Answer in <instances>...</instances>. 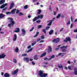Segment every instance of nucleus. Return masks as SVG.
I'll list each match as a JSON object with an SVG mask.
<instances>
[{"label": "nucleus", "mask_w": 77, "mask_h": 77, "mask_svg": "<svg viewBox=\"0 0 77 77\" xmlns=\"http://www.w3.org/2000/svg\"><path fill=\"white\" fill-rule=\"evenodd\" d=\"M50 52H52V48H51V46H49L48 50V53Z\"/></svg>", "instance_id": "nucleus-7"}, {"label": "nucleus", "mask_w": 77, "mask_h": 77, "mask_svg": "<svg viewBox=\"0 0 77 77\" xmlns=\"http://www.w3.org/2000/svg\"><path fill=\"white\" fill-rule=\"evenodd\" d=\"M38 14L39 15V14H40L41 13V10H38Z\"/></svg>", "instance_id": "nucleus-35"}, {"label": "nucleus", "mask_w": 77, "mask_h": 77, "mask_svg": "<svg viewBox=\"0 0 77 77\" xmlns=\"http://www.w3.org/2000/svg\"><path fill=\"white\" fill-rule=\"evenodd\" d=\"M44 42V40H42L40 42L41 43V42Z\"/></svg>", "instance_id": "nucleus-58"}, {"label": "nucleus", "mask_w": 77, "mask_h": 77, "mask_svg": "<svg viewBox=\"0 0 77 77\" xmlns=\"http://www.w3.org/2000/svg\"><path fill=\"white\" fill-rule=\"evenodd\" d=\"M7 9V7H5L2 10L3 11H6V9Z\"/></svg>", "instance_id": "nucleus-47"}, {"label": "nucleus", "mask_w": 77, "mask_h": 77, "mask_svg": "<svg viewBox=\"0 0 77 77\" xmlns=\"http://www.w3.org/2000/svg\"><path fill=\"white\" fill-rule=\"evenodd\" d=\"M13 62H14V63H17V62L16 59H13Z\"/></svg>", "instance_id": "nucleus-39"}, {"label": "nucleus", "mask_w": 77, "mask_h": 77, "mask_svg": "<svg viewBox=\"0 0 77 77\" xmlns=\"http://www.w3.org/2000/svg\"><path fill=\"white\" fill-rule=\"evenodd\" d=\"M41 40V38H38L37 39V42H38L39 41Z\"/></svg>", "instance_id": "nucleus-48"}, {"label": "nucleus", "mask_w": 77, "mask_h": 77, "mask_svg": "<svg viewBox=\"0 0 77 77\" xmlns=\"http://www.w3.org/2000/svg\"><path fill=\"white\" fill-rule=\"evenodd\" d=\"M73 26V25H72V24H71V26H70V28L72 29V27Z\"/></svg>", "instance_id": "nucleus-57"}, {"label": "nucleus", "mask_w": 77, "mask_h": 77, "mask_svg": "<svg viewBox=\"0 0 77 77\" xmlns=\"http://www.w3.org/2000/svg\"><path fill=\"white\" fill-rule=\"evenodd\" d=\"M19 51V49L18 48L16 47L14 51H15V52H16V53H18V52Z\"/></svg>", "instance_id": "nucleus-25"}, {"label": "nucleus", "mask_w": 77, "mask_h": 77, "mask_svg": "<svg viewBox=\"0 0 77 77\" xmlns=\"http://www.w3.org/2000/svg\"><path fill=\"white\" fill-rule=\"evenodd\" d=\"M34 60H38V55H35L34 57Z\"/></svg>", "instance_id": "nucleus-19"}, {"label": "nucleus", "mask_w": 77, "mask_h": 77, "mask_svg": "<svg viewBox=\"0 0 77 77\" xmlns=\"http://www.w3.org/2000/svg\"><path fill=\"white\" fill-rule=\"evenodd\" d=\"M4 32H0V33H1V34H3V33H4Z\"/></svg>", "instance_id": "nucleus-60"}, {"label": "nucleus", "mask_w": 77, "mask_h": 77, "mask_svg": "<svg viewBox=\"0 0 77 77\" xmlns=\"http://www.w3.org/2000/svg\"><path fill=\"white\" fill-rule=\"evenodd\" d=\"M44 60H51V59H48L47 57H45L44 58Z\"/></svg>", "instance_id": "nucleus-29"}, {"label": "nucleus", "mask_w": 77, "mask_h": 77, "mask_svg": "<svg viewBox=\"0 0 77 77\" xmlns=\"http://www.w3.org/2000/svg\"><path fill=\"white\" fill-rule=\"evenodd\" d=\"M38 29H40V28H41L42 27V25H38Z\"/></svg>", "instance_id": "nucleus-41"}, {"label": "nucleus", "mask_w": 77, "mask_h": 77, "mask_svg": "<svg viewBox=\"0 0 77 77\" xmlns=\"http://www.w3.org/2000/svg\"><path fill=\"white\" fill-rule=\"evenodd\" d=\"M16 10L17 9L16 8H14L11 11V14H15V12L16 11Z\"/></svg>", "instance_id": "nucleus-12"}, {"label": "nucleus", "mask_w": 77, "mask_h": 77, "mask_svg": "<svg viewBox=\"0 0 77 77\" xmlns=\"http://www.w3.org/2000/svg\"><path fill=\"white\" fill-rule=\"evenodd\" d=\"M43 17L44 15H38V17H35L33 20V21H36L37 20L41 18V19H42L43 18Z\"/></svg>", "instance_id": "nucleus-3"}, {"label": "nucleus", "mask_w": 77, "mask_h": 77, "mask_svg": "<svg viewBox=\"0 0 77 77\" xmlns=\"http://www.w3.org/2000/svg\"><path fill=\"white\" fill-rule=\"evenodd\" d=\"M5 2V0H1L0 1V5H2L4 4Z\"/></svg>", "instance_id": "nucleus-18"}, {"label": "nucleus", "mask_w": 77, "mask_h": 77, "mask_svg": "<svg viewBox=\"0 0 77 77\" xmlns=\"http://www.w3.org/2000/svg\"><path fill=\"white\" fill-rule=\"evenodd\" d=\"M21 30L22 32L23 36H24L26 34V31L24 29H22Z\"/></svg>", "instance_id": "nucleus-13"}, {"label": "nucleus", "mask_w": 77, "mask_h": 77, "mask_svg": "<svg viewBox=\"0 0 77 77\" xmlns=\"http://www.w3.org/2000/svg\"><path fill=\"white\" fill-rule=\"evenodd\" d=\"M74 71L75 75H77V69L76 68H75Z\"/></svg>", "instance_id": "nucleus-22"}, {"label": "nucleus", "mask_w": 77, "mask_h": 77, "mask_svg": "<svg viewBox=\"0 0 77 77\" xmlns=\"http://www.w3.org/2000/svg\"><path fill=\"white\" fill-rule=\"evenodd\" d=\"M4 74V73H3V72H1L2 75H3Z\"/></svg>", "instance_id": "nucleus-61"}, {"label": "nucleus", "mask_w": 77, "mask_h": 77, "mask_svg": "<svg viewBox=\"0 0 77 77\" xmlns=\"http://www.w3.org/2000/svg\"><path fill=\"white\" fill-rule=\"evenodd\" d=\"M41 38L42 39H44L45 38V37L44 36V35H42L41 36Z\"/></svg>", "instance_id": "nucleus-34"}, {"label": "nucleus", "mask_w": 77, "mask_h": 77, "mask_svg": "<svg viewBox=\"0 0 77 77\" xmlns=\"http://www.w3.org/2000/svg\"><path fill=\"white\" fill-rule=\"evenodd\" d=\"M14 3H12L11 4L9 8V9H11L13 7H14Z\"/></svg>", "instance_id": "nucleus-20"}, {"label": "nucleus", "mask_w": 77, "mask_h": 77, "mask_svg": "<svg viewBox=\"0 0 77 77\" xmlns=\"http://www.w3.org/2000/svg\"><path fill=\"white\" fill-rule=\"evenodd\" d=\"M65 69H66V70H68V68H67V67L65 66L64 68Z\"/></svg>", "instance_id": "nucleus-53"}, {"label": "nucleus", "mask_w": 77, "mask_h": 77, "mask_svg": "<svg viewBox=\"0 0 77 77\" xmlns=\"http://www.w3.org/2000/svg\"><path fill=\"white\" fill-rule=\"evenodd\" d=\"M67 63L69 64H70L71 63V62L69 61H68Z\"/></svg>", "instance_id": "nucleus-56"}, {"label": "nucleus", "mask_w": 77, "mask_h": 77, "mask_svg": "<svg viewBox=\"0 0 77 77\" xmlns=\"http://www.w3.org/2000/svg\"><path fill=\"white\" fill-rule=\"evenodd\" d=\"M32 63L33 65H34L35 64V62H34V61H32Z\"/></svg>", "instance_id": "nucleus-51"}, {"label": "nucleus", "mask_w": 77, "mask_h": 77, "mask_svg": "<svg viewBox=\"0 0 77 77\" xmlns=\"http://www.w3.org/2000/svg\"><path fill=\"white\" fill-rule=\"evenodd\" d=\"M27 56V54L26 53L23 54H22V57Z\"/></svg>", "instance_id": "nucleus-26"}, {"label": "nucleus", "mask_w": 77, "mask_h": 77, "mask_svg": "<svg viewBox=\"0 0 77 77\" xmlns=\"http://www.w3.org/2000/svg\"><path fill=\"white\" fill-rule=\"evenodd\" d=\"M58 66L59 68H63L62 65L60 66L59 65H58Z\"/></svg>", "instance_id": "nucleus-33"}, {"label": "nucleus", "mask_w": 77, "mask_h": 77, "mask_svg": "<svg viewBox=\"0 0 77 77\" xmlns=\"http://www.w3.org/2000/svg\"><path fill=\"white\" fill-rule=\"evenodd\" d=\"M68 68L69 69V70H71V67L70 66H68Z\"/></svg>", "instance_id": "nucleus-46"}, {"label": "nucleus", "mask_w": 77, "mask_h": 77, "mask_svg": "<svg viewBox=\"0 0 77 77\" xmlns=\"http://www.w3.org/2000/svg\"><path fill=\"white\" fill-rule=\"evenodd\" d=\"M71 39L69 37H66V39L64 40L63 41L64 42L67 43V42H68V41H71Z\"/></svg>", "instance_id": "nucleus-5"}, {"label": "nucleus", "mask_w": 77, "mask_h": 77, "mask_svg": "<svg viewBox=\"0 0 77 77\" xmlns=\"http://www.w3.org/2000/svg\"><path fill=\"white\" fill-rule=\"evenodd\" d=\"M6 15H9L10 14H11V12H7L6 13Z\"/></svg>", "instance_id": "nucleus-36"}, {"label": "nucleus", "mask_w": 77, "mask_h": 77, "mask_svg": "<svg viewBox=\"0 0 77 77\" xmlns=\"http://www.w3.org/2000/svg\"><path fill=\"white\" fill-rule=\"evenodd\" d=\"M16 30H14V32H16V33H19L20 32V29L18 28H16Z\"/></svg>", "instance_id": "nucleus-15"}, {"label": "nucleus", "mask_w": 77, "mask_h": 77, "mask_svg": "<svg viewBox=\"0 0 77 77\" xmlns=\"http://www.w3.org/2000/svg\"><path fill=\"white\" fill-rule=\"evenodd\" d=\"M24 60H26V62H28L29 61V59L28 57H24L23 58Z\"/></svg>", "instance_id": "nucleus-23"}, {"label": "nucleus", "mask_w": 77, "mask_h": 77, "mask_svg": "<svg viewBox=\"0 0 77 77\" xmlns=\"http://www.w3.org/2000/svg\"><path fill=\"white\" fill-rule=\"evenodd\" d=\"M55 57V56H54V55H53L51 57V58L49 59H51H51H53V58H54Z\"/></svg>", "instance_id": "nucleus-37"}, {"label": "nucleus", "mask_w": 77, "mask_h": 77, "mask_svg": "<svg viewBox=\"0 0 77 77\" xmlns=\"http://www.w3.org/2000/svg\"><path fill=\"white\" fill-rule=\"evenodd\" d=\"M38 75L40 77H46L48 75V74L46 73H43L44 71L40 70L38 72Z\"/></svg>", "instance_id": "nucleus-1"}, {"label": "nucleus", "mask_w": 77, "mask_h": 77, "mask_svg": "<svg viewBox=\"0 0 77 77\" xmlns=\"http://www.w3.org/2000/svg\"><path fill=\"white\" fill-rule=\"evenodd\" d=\"M64 16H65V15L64 14H62L61 15V18H64Z\"/></svg>", "instance_id": "nucleus-45"}, {"label": "nucleus", "mask_w": 77, "mask_h": 77, "mask_svg": "<svg viewBox=\"0 0 77 77\" xmlns=\"http://www.w3.org/2000/svg\"><path fill=\"white\" fill-rule=\"evenodd\" d=\"M46 54H47L46 52H44L42 54H41V55L40 56V57H43L44 56H45V55H46Z\"/></svg>", "instance_id": "nucleus-16"}, {"label": "nucleus", "mask_w": 77, "mask_h": 77, "mask_svg": "<svg viewBox=\"0 0 77 77\" xmlns=\"http://www.w3.org/2000/svg\"><path fill=\"white\" fill-rule=\"evenodd\" d=\"M6 55L5 54V53H3L2 54L0 55V59H4L5 57H6Z\"/></svg>", "instance_id": "nucleus-6"}, {"label": "nucleus", "mask_w": 77, "mask_h": 77, "mask_svg": "<svg viewBox=\"0 0 77 77\" xmlns=\"http://www.w3.org/2000/svg\"><path fill=\"white\" fill-rule=\"evenodd\" d=\"M63 28H61V29L60 30V31L61 32L62 31H63Z\"/></svg>", "instance_id": "nucleus-54"}, {"label": "nucleus", "mask_w": 77, "mask_h": 77, "mask_svg": "<svg viewBox=\"0 0 77 77\" xmlns=\"http://www.w3.org/2000/svg\"><path fill=\"white\" fill-rule=\"evenodd\" d=\"M5 17V15L2 13L0 14V19H1V18H4Z\"/></svg>", "instance_id": "nucleus-14"}, {"label": "nucleus", "mask_w": 77, "mask_h": 77, "mask_svg": "<svg viewBox=\"0 0 77 77\" xmlns=\"http://www.w3.org/2000/svg\"><path fill=\"white\" fill-rule=\"evenodd\" d=\"M4 75L5 77H10V75H9V74H8L7 73H5L4 74Z\"/></svg>", "instance_id": "nucleus-17"}, {"label": "nucleus", "mask_w": 77, "mask_h": 77, "mask_svg": "<svg viewBox=\"0 0 77 77\" xmlns=\"http://www.w3.org/2000/svg\"><path fill=\"white\" fill-rule=\"evenodd\" d=\"M54 32V31L53 30H51L49 32V35H51L53 33V32Z\"/></svg>", "instance_id": "nucleus-21"}, {"label": "nucleus", "mask_w": 77, "mask_h": 77, "mask_svg": "<svg viewBox=\"0 0 77 77\" xmlns=\"http://www.w3.org/2000/svg\"><path fill=\"white\" fill-rule=\"evenodd\" d=\"M60 41V39L59 38H57L56 39H55L54 40H52V42H55L56 43H58Z\"/></svg>", "instance_id": "nucleus-9"}, {"label": "nucleus", "mask_w": 77, "mask_h": 77, "mask_svg": "<svg viewBox=\"0 0 77 77\" xmlns=\"http://www.w3.org/2000/svg\"><path fill=\"white\" fill-rule=\"evenodd\" d=\"M34 28H35L34 27H32V28L29 30V31L32 32V31H33V29H34Z\"/></svg>", "instance_id": "nucleus-38"}, {"label": "nucleus", "mask_w": 77, "mask_h": 77, "mask_svg": "<svg viewBox=\"0 0 77 77\" xmlns=\"http://www.w3.org/2000/svg\"><path fill=\"white\" fill-rule=\"evenodd\" d=\"M49 29H50V26H48L46 27V30H48Z\"/></svg>", "instance_id": "nucleus-42"}, {"label": "nucleus", "mask_w": 77, "mask_h": 77, "mask_svg": "<svg viewBox=\"0 0 77 77\" xmlns=\"http://www.w3.org/2000/svg\"><path fill=\"white\" fill-rule=\"evenodd\" d=\"M18 69H17L14 71H13L12 72V74L13 75H14V74H16L17 73H18Z\"/></svg>", "instance_id": "nucleus-8"}, {"label": "nucleus", "mask_w": 77, "mask_h": 77, "mask_svg": "<svg viewBox=\"0 0 77 77\" xmlns=\"http://www.w3.org/2000/svg\"><path fill=\"white\" fill-rule=\"evenodd\" d=\"M77 22V19H76L74 21V22Z\"/></svg>", "instance_id": "nucleus-63"}, {"label": "nucleus", "mask_w": 77, "mask_h": 77, "mask_svg": "<svg viewBox=\"0 0 77 77\" xmlns=\"http://www.w3.org/2000/svg\"><path fill=\"white\" fill-rule=\"evenodd\" d=\"M36 42H34V43H32V46H34V45H35V44H36Z\"/></svg>", "instance_id": "nucleus-40"}, {"label": "nucleus", "mask_w": 77, "mask_h": 77, "mask_svg": "<svg viewBox=\"0 0 77 77\" xmlns=\"http://www.w3.org/2000/svg\"><path fill=\"white\" fill-rule=\"evenodd\" d=\"M28 17L29 18H30V17H31V15H29V16H28Z\"/></svg>", "instance_id": "nucleus-59"}, {"label": "nucleus", "mask_w": 77, "mask_h": 77, "mask_svg": "<svg viewBox=\"0 0 77 77\" xmlns=\"http://www.w3.org/2000/svg\"><path fill=\"white\" fill-rule=\"evenodd\" d=\"M32 48H31L30 49H29V50H28V51H26L27 53H29V52L30 51H32Z\"/></svg>", "instance_id": "nucleus-31"}, {"label": "nucleus", "mask_w": 77, "mask_h": 77, "mask_svg": "<svg viewBox=\"0 0 77 77\" xmlns=\"http://www.w3.org/2000/svg\"><path fill=\"white\" fill-rule=\"evenodd\" d=\"M54 20H51V21L48 24V26H50L51 25V23H53V21H54Z\"/></svg>", "instance_id": "nucleus-24"}, {"label": "nucleus", "mask_w": 77, "mask_h": 77, "mask_svg": "<svg viewBox=\"0 0 77 77\" xmlns=\"http://www.w3.org/2000/svg\"><path fill=\"white\" fill-rule=\"evenodd\" d=\"M37 36L38 35H37L36 34L34 36V38H35V37H36V36Z\"/></svg>", "instance_id": "nucleus-62"}, {"label": "nucleus", "mask_w": 77, "mask_h": 77, "mask_svg": "<svg viewBox=\"0 0 77 77\" xmlns=\"http://www.w3.org/2000/svg\"><path fill=\"white\" fill-rule=\"evenodd\" d=\"M33 60V59H30V61H32Z\"/></svg>", "instance_id": "nucleus-64"}, {"label": "nucleus", "mask_w": 77, "mask_h": 77, "mask_svg": "<svg viewBox=\"0 0 77 77\" xmlns=\"http://www.w3.org/2000/svg\"><path fill=\"white\" fill-rule=\"evenodd\" d=\"M19 12H20V11H19V10H17L16 12V14H18V13H19Z\"/></svg>", "instance_id": "nucleus-50"}, {"label": "nucleus", "mask_w": 77, "mask_h": 77, "mask_svg": "<svg viewBox=\"0 0 77 77\" xmlns=\"http://www.w3.org/2000/svg\"><path fill=\"white\" fill-rule=\"evenodd\" d=\"M42 32H43L45 34H46V33H47V32H46V30H45V29H43Z\"/></svg>", "instance_id": "nucleus-32"}, {"label": "nucleus", "mask_w": 77, "mask_h": 77, "mask_svg": "<svg viewBox=\"0 0 77 77\" xmlns=\"http://www.w3.org/2000/svg\"><path fill=\"white\" fill-rule=\"evenodd\" d=\"M30 48H31V45H29L28 47V49Z\"/></svg>", "instance_id": "nucleus-55"}, {"label": "nucleus", "mask_w": 77, "mask_h": 77, "mask_svg": "<svg viewBox=\"0 0 77 77\" xmlns=\"http://www.w3.org/2000/svg\"><path fill=\"white\" fill-rule=\"evenodd\" d=\"M19 16L20 17V16H21V15H23L24 14H23V13L20 12L19 14H18Z\"/></svg>", "instance_id": "nucleus-30"}, {"label": "nucleus", "mask_w": 77, "mask_h": 77, "mask_svg": "<svg viewBox=\"0 0 77 77\" xmlns=\"http://www.w3.org/2000/svg\"><path fill=\"white\" fill-rule=\"evenodd\" d=\"M61 16V14H58L57 16V18H60V17Z\"/></svg>", "instance_id": "nucleus-27"}, {"label": "nucleus", "mask_w": 77, "mask_h": 77, "mask_svg": "<svg viewBox=\"0 0 77 77\" xmlns=\"http://www.w3.org/2000/svg\"><path fill=\"white\" fill-rule=\"evenodd\" d=\"M6 6H8V4H3L0 6V9H3V8H4Z\"/></svg>", "instance_id": "nucleus-10"}, {"label": "nucleus", "mask_w": 77, "mask_h": 77, "mask_svg": "<svg viewBox=\"0 0 77 77\" xmlns=\"http://www.w3.org/2000/svg\"><path fill=\"white\" fill-rule=\"evenodd\" d=\"M17 38V34H14V37L13 38V41H15Z\"/></svg>", "instance_id": "nucleus-11"}, {"label": "nucleus", "mask_w": 77, "mask_h": 77, "mask_svg": "<svg viewBox=\"0 0 77 77\" xmlns=\"http://www.w3.org/2000/svg\"><path fill=\"white\" fill-rule=\"evenodd\" d=\"M56 14H57V12H56L54 11V15H56Z\"/></svg>", "instance_id": "nucleus-49"}, {"label": "nucleus", "mask_w": 77, "mask_h": 77, "mask_svg": "<svg viewBox=\"0 0 77 77\" xmlns=\"http://www.w3.org/2000/svg\"><path fill=\"white\" fill-rule=\"evenodd\" d=\"M68 46L63 45L60 47V48L62 50V52H66V48H68Z\"/></svg>", "instance_id": "nucleus-4"}, {"label": "nucleus", "mask_w": 77, "mask_h": 77, "mask_svg": "<svg viewBox=\"0 0 77 77\" xmlns=\"http://www.w3.org/2000/svg\"><path fill=\"white\" fill-rule=\"evenodd\" d=\"M7 19L8 20H11V23H9L8 24V26L10 28H11V26H14V24H15V22H14V19L11 17H8L7 18Z\"/></svg>", "instance_id": "nucleus-2"}, {"label": "nucleus", "mask_w": 77, "mask_h": 77, "mask_svg": "<svg viewBox=\"0 0 77 77\" xmlns=\"http://www.w3.org/2000/svg\"><path fill=\"white\" fill-rule=\"evenodd\" d=\"M36 22L37 23H41V20H38L37 21H36Z\"/></svg>", "instance_id": "nucleus-44"}, {"label": "nucleus", "mask_w": 77, "mask_h": 77, "mask_svg": "<svg viewBox=\"0 0 77 77\" xmlns=\"http://www.w3.org/2000/svg\"><path fill=\"white\" fill-rule=\"evenodd\" d=\"M28 8V5H26L23 8H24L25 9H27Z\"/></svg>", "instance_id": "nucleus-28"}, {"label": "nucleus", "mask_w": 77, "mask_h": 77, "mask_svg": "<svg viewBox=\"0 0 77 77\" xmlns=\"http://www.w3.org/2000/svg\"><path fill=\"white\" fill-rule=\"evenodd\" d=\"M39 32H37L36 33V34L37 36L39 35Z\"/></svg>", "instance_id": "nucleus-52"}, {"label": "nucleus", "mask_w": 77, "mask_h": 77, "mask_svg": "<svg viewBox=\"0 0 77 77\" xmlns=\"http://www.w3.org/2000/svg\"><path fill=\"white\" fill-rule=\"evenodd\" d=\"M67 25H69V24H70V20H69L66 24Z\"/></svg>", "instance_id": "nucleus-43"}]
</instances>
